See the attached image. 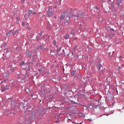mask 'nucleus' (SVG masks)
Returning <instances> with one entry per match:
<instances>
[{
	"instance_id": "nucleus-2",
	"label": "nucleus",
	"mask_w": 124,
	"mask_h": 124,
	"mask_svg": "<svg viewBox=\"0 0 124 124\" xmlns=\"http://www.w3.org/2000/svg\"><path fill=\"white\" fill-rule=\"evenodd\" d=\"M25 55H27L28 56V57L31 59V52L29 51L28 50H27L25 52Z\"/></svg>"
},
{
	"instance_id": "nucleus-12",
	"label": "nucleus",
	"mask_w": 124,
	"mask_h": 124,
	"mask_svg": "<svg viewBox=\"0 0 124 124\" xmlns=\"http://www.w3.org/2000/svg\"><path fill=\"white\" fill-rule=\"evenodd\" d=\"M33 13V11H32L31 10H30L29 11H28V15H31V14Z\"/></svg>"
},
{
	"instance_id": "nucleus-41",
	"label": "nucleus",
	"mask_w": 124,
	"mask_h": 124,
	"mask_svg": "<svg viewBox=\"0 0 124 124\" xmlns=\"http://www.w3.org/2000/svg\"><path fill=\"white\" fill-rule=\"evenodd\" d=\"M41 69H40L39 71H40Z\"/></svg>"
},
{
	"instance_id": "nucleus-18",
	"label": "nucleus",
	"mask_w": 124,
	"mask_h": 124,
	"mask_svg": "<svg viewBox=\"0 0 124 124\" xmlns=\"http://www.w3.org/2000/svg\"><path fill=\"white\" fill-rule=\"evenodd\" d=\"M65 25H68V24H69V22L67 21H65Z\"/></svg>"
},
{
	"instance_id": "nucleus-9",
	"label": "nucleus",
	"mask_w": 124,
	"mask_h": 124,
	"mask_svg": "<svg viewBox=\"0 0 124 124\" xmlns=\"http://www.w3.org/2000/svg\"><path fill=\"white\" fill-rule=\"evenodd\" d=\"M75 73H76V71L73 70L72 71V72H71V75H72V76H74Z\"/></svg>"
},
{
	"instance_id": "nucleus-8",
	"label": "nucleus",
	"mask_w": 124,
	"mask_h": 124,
	"mask_svg": "<svg viewBox=\"0 0 124 124\" xmlns=\"http://www.w3.org/2000/svg\"><path fill=\"white\" fill-rule=\"evenodd\" d=\"M12 31H9L8 32V33H6V35L8 36V37L11 35Z\"/></svg>"
},
{
	"instance_id": "nucleus-10",
	"label": "nucleus",
	"mask_w": 124,
	"mask_h": 124,
	"mask_svg": "<svg viewBox=\"0 0 124 124\" xmlns=\"http://www.w3.org/2000/svg\"><path fill=\"white\" fill-rule=\"evenodd\" d=\"M62 49V47L61 46H59L58 47H57V53H59L60 52V50Z\"/></svg>"
},
{
	"instance_id": "nucleus-32",
	"label": "nucleus",
	"mask_w": 124,
	"mask_h": 124,
	"mask_svg": "<svg viewBox=\"0 0 124 124\" xmlns=\"http://www.w3.org/2000/svg\"><path fill=\"white\" fill-rule=\"evenodd\" d=\"M62 52H64V49H62Z\"/></svg>"
},
{
	"instance_id": "nucleus-1",
	"label": "nucleus",
	"mask_w": 124,
	"mask_h": 124,
	"mask_svg": "<svg viewBox=\"0 0 124 124\" xmlns=\"http://www.w3.org/2000/svg\"><path fill=\"white\" fill-rule=\"evenodd\" d=\"M73 17L74 19H76V18L80 17V15H71L70 16H69V18Z\"/></svg>"
},
{
	"instance_id": "nucleus-5",
	"label": "nucleus",
	"mask_w": 124,
	"mask_h": 124,
	"mask_svg": "<svg viewBox=\"0 0 124 124\" xmlns=\"http://www.w3.org/2000/svg\"><path fill=\"white\" fill-rule=\"evenodd\" d=\"M75 33H76V31H75L74 30H72L70 32V34L74 35Z\"/></svg>"
},
{
	"instance_id": "nucleus-34",
	"label": "nucleus",
	"mask_w": 124,
	"mask_h": 124,
	"mask_svg": "<svg viewBox=\"0 0 124 124\" xmlns=\"http://www.w3.org/2000/svg\"><path fill=\"white\" fill-rule=\"evenodd\" d=\"M122 58V56H119V58Z\"/></svg>"
},
{
	"instance_id": "nucleus-7",
	"label": "nucleus",
	"mask_w": 124,
	"mask_h": 124,
	"mask_svg": "<svg viewBox=\"0 0 124 124\" xmlns=\"http://www.w3.org/2000/svg\"><path fill=\"white\" fill-rule=\"evenodd\" d=\"M84 12H81L80 14H78V15H79V17H82L83 16H84Z\"/></svg>"
},
{
	"instance_id": "nucleus-13",
	"label": "nucleus",
	"mask_w": 124,
	"mask_h": 124,
	"mask_svg": "<svg viewBox=\"0 0 124 124\" xmlns=\"http://www.w3.org/2000/svg\"><path fill=\"white\" fill-rule=\"evenodd\" d=\"M69 37V34H66L65 35L64 38L65 40H67Z\"/></svg>"
},
{
	"instance_id": "nucleus-36",
	"label": "nucleus",
	"mask_w": 124,
	"mask_h": 124,
	"mask_svg": "<svg viewBox=\"0 0 124 124\" xmlns=\"http://www.w3.org/2000/svg\"><path fill=\"white\" fill-rule=\"evenodd\" d=\"M40 35H42V33H41V32H40Z\"/></svg>"
},
{
	"instance_id": "nucleus-14",
	"label": "nucleus",
	"mask_w": 124,
	"mask_h": 124,
	"mask_svg": "<svg viewBox=\"0 0 124 124\" xmlns=\"http://www.w3.org/2000/svg\"><path fill=\"white\" fill-rule=\"evenodd\" d=\"M74 99H75L76 100L77 99V100H74L73 101V102L75 103V104H77L78 98H74Z\"/></svg>"
},
{
	"instance_id": "nucleus-40",
	"label": "nucleus",
	"mask_w": 124,
	"mask_h": 124,
	"mask_svg": "<svg viewBox=\"0 0 124 124\" xmlns=\"http://www.w3.org/2000/svg\"><path fill=\"white\" fill-rule=\"evenodd\" d=\"M4 60V58H3V60Z\"/></svg>"
},
{
	"instance_id": "nucleus-3",
	"label": "nucleus",
	"mask_w": 124,
	"mask_h": 124,
	"mask_svg": "<svg viewBox=\"0 0 124 124\" xmlns=\"http://www.w3.org/2000/svg\"><path fill=\"white\" fill-rule=\"evenodd\" d=\"M53 15L52 11L51 10H47V17H51Z\"/></svg>"
},
{
	"instance_id": "nucleus-39",
	"label": "nucleus",
	"mask_w": 124,
	"mask_h": 124,
	"mask_svg": "<svg viewBox=\"0 0 124 124\" xmlns=\"http://www.w3.org/2000/svg\"><path fill=\"white\" fill-rule=\"evenodd\" d=\"M6 77H8V75L6 76Z\"/></svg>"
},
{
	"instance_id": "nucleus-6",
	"label": "nucleus",
	"mask_w": 124,
	"mask_h": 124,
	"mask_svg": "<svg viewBox=\"0 0 124 124\" xmlns=\"http://www.w3.org/2000/svg\"><path fill=\"white\" fill-rule=\"evenodd\" d=\"M121 3H122V0H117V2H116L117 6H119Z\"/></svg>"
},
{
	"instance_id": "nucleus-24",
	"label": "nucleus",
	"mask_w": 124,
	"mask_h": 124,
	"mask_svg": "<svg viewBox=\"0 0 124 124\" xmlns=\"http://www.w3.org/2000/svg\"><path fill=\"white\" fill-rule=\"evenodd\" d=\"M22 65H24V62H21L20 65L22 66Z\"/></svg>"
},
{
	"instance_id": "nucleus-29",
	"label": "nucleus",
	"mask_w": 124,
	"mask_h": 124,
	"mask_svg": "<svg viewBox=\"0 0 124 124\" xmlns=\"http://www.w3.org/2000/svg\"><path fill=\"white\" fill-rule=\"evenodd\" d=\"M33 14L34 15H35L37 14L36 13V12H33Z\"/></svg>"
},
{
	"instance_id": "nucleus-23",
	"label": "nucleus",
	"mask_w": 124,
	"mask_h": 124,
	"mask_svg": "<svg viewBox=\"0 0 124 124\" xmlns=\"http://www.w3.org/2000/svg\"><path fill=\"white\" fill-rule=\"evenodd\" d=\"M5 50H6V52H9V50H8V48H6Z\"/></svg>"
},
{
	"instance_id": "nucleus-38",
	"label": "nucleus",
	"mask_w": 124,
	"mask_h": 124,
	"mask_svg": "<svg viewBox=\"0 0 124 124\" xmlns=\"http://www.w3.org/2000/svg\"><path fill=\"white\" fill-rule=\"evenodd\" d=\"M111 30H112V31H114V30H113V29H111Z\"/></svg>"
},
{
	"instance_id": "nucleus-27",
	"label": "nucleus",
	"mask_w": 124,
	"mask_h": 124,
	"mask_svg": "<svg viewBox=\"0 0 124 124\" xmlns=\"http://www.w3.org/2000/svg\"><path fill=\"white\" fill-rule=\"evenodd\" d=\"M66 13H67V11H64L63 14H65Z\"/></svg>"
},
{
	"instance_id": "nucleus-37",
	"label": "nucleus",
	"mask_w": 124,
	"mask_h": 124,
	"mask_svg": "<svg viewBox=\"0 0 124 124\" xmlns=\"http://www.w3.org/2000/svg\"><path fill=\"white\" fill-rule=\"evenodd\" d=\"M39 48H40V47L38 46L37 49H39Z\"/></svg>"
},
{
	"instance_id": "nucleus-11",
	"label": "nucleus",
	"mask_w": 124,
	"mask_h": 124,
	"mask_svg": "<svg viewBox=\"0 0 124 124\" xmlns=\"http://www.w3.org/2000/svg\"><path fill=\"white\" fill-rule=\"evenodd\" d=\"M78 115L79 116L81 117H84L85 115L83 114V113H79Z\"/></svg>"
},
{
	"instance_id": "nucleus-4",
	"label": "nucleus",
	"mask_w": 124,
	"mask_h": 124,
	"mask_svg": "<svg viewBox=\"0 0 124 124\" xmlns=\"http://www.w3.org/2000/svg\"><path fill=\"white\" fill-rule=\"evenodd\" d=\"M64 17H65V14H61V18H60V19H61V21H62L64 19Z\"/></svg>"
},
{
	"instance_id": "nucleus-33",
	"label": "nucleus",
	"mask_w": 124,
	"mask_h": 124,
	"mask_svg": "<svg viewBox=\"0 0 124 124\" xmlns=\"http://www.w3.org/2000/svg\"><path fill=\"white\" fill-rule=\"evenodd\" d=\"M57 124L59 123V121H57Z\"/></svg>"
},
{
	"instance_id": "nucleus-30",
	"label": "nucleus",
	"mask_w": 124,
	"mask_h": 124,
	"mask_svg": "<svg viewBox=\"0 0 124 124\" xmlns=\"http://www.w3.org/2000/svg\"><path fill=\"white\" fill-rule=\"evenodd\" d=\"M110 79V78H109V77L107 78V80H108V79Z\"/></svg>"
},
{
	"instance_id": "nucleus-19",
	"label": "nucleus",
	"mask_w": 124,
	"mask_h": 124,
	"mask_svg": "<svg viewBox=\"0 0 124 124\" xmlns=\"http://www.w3.org/2000/svg\"><path fill=\"white\" fill-rule=\"evenodd\" d=\"M7 46H8V44L6 43H4V46H3L6 47Z\"/></svg>"
},
{
	"instance_id": "nucleus-22",
	"label": "nucleus",
	"mask_w": 124,
	"mask_h": 124,
	"mask_svg": "<svg viewBox=\"0 0 124 124\" xmlns=\"http://www.w3.org/2000/svg\"><path fill=\"white\" fill-rule=\"evenodd\" d=\"M53 44H54V46H55L56 45V41H54V42H53Z\"/></svg>"
},
{
	"instance_id": "nucleus-25",
	"label": "nucleus",
	"mask_w": 124,
	"mask_h": 124,
	"mask_svg": "<svg viewBox=\"0 0 124 124\" xmlns=\"http://www.w3.org/2000/svg\"><path fill=\"white\" fill-rule=\"evenodd\" d=\"M82 107H86V108H89V107H86V106H83V105H81Z\"/></svg>"
},
{
	"instance_id": "nucleus-17",
	"label": "nucleus",
	"mask_w": 124,
	"mask_h": 124,
	"mask_svg": "<svg viewBox=\"0 0 124 124\" xmlns=\"http://www.w3.org/2000/svg\"><path fill=\"white\" fill-rule=\"evenodd\" d=\"M21 2L22 4H24L25 3V1H26V0H21Z\"/></svg>"
},
{
	"instance_id": "nucleus-35",
	"label": "nucleus",
	"mask_w": 124,
	"mask_h": 124,
	"mask_svg": "<svg viewBox=\"0 0 124 124\" xmlns=\"http://www.w3.org/2000/svg\"><path fill=\"white\" fill-rule=\"evenodd\" d=\"M119 69H120V68L118 67V70H119Z\"/></svg>"
},
{
	"instance_id": "nucleus-31",
	"label": "nucleus",
	"mask_w": 124,
	"mask_h": 124,
	"mask_svg": "<svg viewBox=\"0 0 124 124\" xmlns=\"http://www.w3.org/2000/svg\"><path fill=\"white\" fill-rule=\"evenodd\" d=\"M54 18L57 19V16H54Z\"/></svg>"
},
{
	"instance_id": "nucleus-16",
	"label": "nucleus",
	"mask_w": 124,
	"mask_h": 124,
	"mask_svg": "<svg viewBox=\"0 0 124 124\" xmlns=\"http://www.w3.org/2000/svg\"><path fill=\"white\" fill-rule=\"evenodd\" d=\"M8 89H9V88L8 87L7 88H3V90H2V92L4 91L5 90H8Z\"/></svg>"
},
{
	"instance_id": "nucleus-21",
	"label": "nucleus",
	"mask_w": 124,
	"mask_h": 124,
	"mask_svg": "<svg viewBox=\"0 0 124 124\" xmlns=\"http://www.w3.org/2000/svg\"><path fill=\"white\" fill-rule=\"evenodd\" d=\"M22 26H25V25H26V22H22Z\"/></svg>"
},
{
	"instance_id": "nucleus-15",
	"label": "nucleus",
	"mask_w": 124,
	"mask_h": 124,
	"mask_svg": "<svg viewBox=\"0 0 124 124\" xmlns=\"http://www.w3.org/2000/svg\"><path fill=\"white\" fill-rule=\"evenodd\" d=\"M105 71V69H102L101 70V73H102V74H104V72Z\"/></svg>"
},
{
	"instance_id": "nucleus-20",
	"label": "nucleus",
	"mask_w": 124,
	"mask_h": 124,
	"mask_svg": "<svg viewBox=\"0 0 124 124\" xmlns=\"http://www.w3.org/2000/svg\"><path fill=\"white\" fill-rule=\"evenodd\" d=\"M24 17H25V19L29 18V17L27 15H25L24 16Z\"/></svg>"
},
{
	"instance_id": "nucleus-28",
	"label": "nucleus",
	"mask_w": 124,
	"mask_h": 124,
	"mask_svg": "<svg viewBox=\"0 0 124 124\" xmlns=\"http://www.w3.org/2000/svg\"><path fill=\"white\" fill-rule=\"evenodd\" d=\"M16 19H17V20H19V17H16Z\"/></svg>"
},
{
	"instance_id": "nucleus-26",
	"label": "nucleus",
	"mask_w": 124,
	"mask_h": 124,
	"mask_svg": "<svg viewBox=\"0 0 124 124\" xmlns=\"http://www.w3.org/2000/svg\"><path fill=\"white\" fill-rule=\"evenodd\" d=\"M112 55V54L111 53H108V56L110 57Z\"/></svg>"
}]
</instances>
